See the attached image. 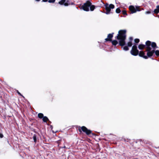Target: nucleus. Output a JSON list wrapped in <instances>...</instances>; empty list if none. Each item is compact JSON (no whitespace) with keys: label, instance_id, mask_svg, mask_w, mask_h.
Segmentation results:
<instances>
[{"label":"nucleus","instance_id":"obj_1","mask_svg":"<svg viewBox=\"0 0 159 159\" xmlns=\"http://www.w3.org/2000/svg\"><path fill=\"white\" fill-rule=\"evenodd\" d=\"M147 51L148 52L147 53L148 57L152 56L154 52V50L157 48L156 44L154 42L152 43L150 41H147L146 43Z\"/></svg>","mask_w":159,"mask_h":159},{"label":"nucleus","instance_id":"obj_2","mask_svg":"<svg viewBox=\"0 0 159 159\" xmlns=\"http://www.w3.org/2000/svg\"><path fill=\"white\" fill-rule=\"evenodd\" d=\"M126 32L125 30H120L119 31L118 34L117 36V39L119 40V44L121 46H124L125 44Z\"/></svg>","mask_w":159,"mask_h":159},{"label":"nucleus","instance_id":"obj_3","mask_svg":"<svg viewBox=\"0 0 159 159\" xmlns=\"http://www.w3.org/2000/svg\"><path fill=\"white\" fill-rule=\"evenodd\" d=\"M78 130L80 132H82V131H83L88 135L89 136L90 134H92V135L96 136L95 134L92 133V131L91 130L88 129L85 126H82L81 127H79Z\"/></svg>","mask_w":159,"mask_h":159},{"label":"nucleus","instance_id":"obj_4","mask_svg":"<svg viewBox=\"0 0 159 159\" xmlns=\"http://www.w3.org/2000/svg\"><path fill=\"white\" fill-rule=\"evenodd\" d=\"M106 12L105 13L107 14H109L110 13L111 9L114 8V6L112 4H109L107 3L105 5Z\"/></svg>","mask_w":159,"mask_h":159},{"label":"nucleus","instance_id":"obj_5","mask_svg":"<svg viewBox=\"0 0 159 159\" xmlns=\"http://www.w3.org/2000/svg\"><path fill=\"white\" fill-rule=\"evenodd\" d=\"M139 52V51L137 49V46L135 45L133 46L130 51L131 54L133 55L136 56L138 54Z\"/></svg>","mask_w":159,"mask_h":159},{"label":"nucleus","instance_id":"obj_6","mask_svg":"<svg viewBox=\"0 0 159 159\" xmlns=\"http://www.w3.org/2000/svg\"><path fill=\"white\" fill-rule=\"evenodd\" d=\"M91 5V3L89 1H87L86 3L81 7V8L86 11H89V7Z\"/></svg>","mask_w":159,"mask_h":159},{"label":"nucleus","instance_id":"obj_7","mask_svg":"<svg viewBox=\"0 0 159 159\" xmlns=\"http://www.w3.org/2000/svg\"><path fill=\"white\" fill-rule=\"evenodd\" d=\"M129 9L132 13H135L137 11H139L140 10L139 8V7L137 6L135 8L133 6H130L129 7Z\"/></svg>","mask_w":159,"mask_h":159},{"label":"nucleus","instance_id":"obj_8","mask_svg":"<svg viewBox=\"0 0 159 159\" xmlns=\"http://www.w3.org/2000/svg\"><path fill=\"white\" fill-rule=\"evenodd\" d=\"M66 0H61L58 2L59 4L61 5H64L65 6H67L69 4L67 3V1L65 2Z\"/></svg>","mask_w":159,"mask_h":159},{"label":"nucleus","instance_id":"obj_9","mask_svg":"<svg viewBox=\"0 0 159 159\" xmlns=\"http://www.w3.org/2000/svg\"><path fill=\"white\" fill-rule=\"evenodd\" d=\"M33 138L34 140V141L35 143L37 142L38 140H39V138L38 137L37 135L36 134H34L33 136Z\"/></svg>","mask_w":159,"mask_h":159},{"label":"nucleus","instance_id":"obj_10","mask_svg":"<svg viewBox=\"0 0 159 159\" xmlns=\"http://www.w3.org/2000/svg\"><path fill=\"white\" fill-rule=\"evenodd\" d=\"M144 53L143 51H140L139 53V56L140 57H142L145 59H147L148 57L147 56H144Z\"/></svg>","mask_w":159,"mask_h":159},{"label":"nucleus","instance_id":"obj_11","mask_svg":"<svg viewBox=\"0 0 159 159\" xmlns=\"http://www.w3.org/2000/svg\"><path fill=\"white\" fill-rule=\"evenodd\" d=\"M113 37V34H109L107 36V38L105 39L106 41H111V39Z\"/></svg>","mask_w":159,"mask_h":159},{"label":"nucleus","instance_id":"obj_12","mask_svg":"<svg viewBox=\"0 0 159 159\" xmlns=\"http://www.w3.org/2000/svg\"><path fill=\"white\" fill-rule=\"evenodd\" d=\"M129 41L127 45L129 47H131L132 45V41L133 39L132 37H130L129 38Z\"/></svg>","mask_w":159,"mask_h":159},{"label":"nucleus","instance_id":"obj_13","mask_svg":"<svg viewBox=\"0 0 159 159\" xmlns=\"http://www.w3.org/2000/svg\"><path fill=\"white\" fill-rule=\"evenodd\" d=\"M42 120L43 122H47L48 120H49V119L47 116H44L42 118Z\"/></svg>","mask_w":159,"mask_h":159},{"label":"nucleus","instance_id":"obj_14","mask_svg":"<svg viewBox=\"0 0 159 159\" xmlns=\"http://www.w3.org/2000/svg\"><path fill=\"white\" fill-rule=\"evenodd\" d=\"M154 12L156 13H158L159 12V6L157 7L154 10Z\"/></svg>","mask_w":159,"mask_h":159},{"label":"nucleus","instance_id":"obj_15","mask_svg":"<svg viewBox=\"0 0 159 159\" xmlns=\"http://www.w3.org/2000/svg\"><path fill=\"white\" fill-rule=\"evenodd\" d=\"M43 116V114L42 113H39L38 114V117L40 119H42Z\"/></svg>","mask_w":159,"mask_h":159},{"label":"nucleus","instance_id":"obj_16","mask_svg":"<svg viewBox=\"0 0 159 159\" xmlns=\"http://www.w3.org/2000/svg\"><path fill=\"white\" fill-rule=\"evenodd\" d=\"M145 46L143 44H140L139 45L138 47L139 49L142 50L143 49Z\"/></svg>","mask_w":159,"mask_h":159},{"label":"nucleus","instance_id":"obj_17","mask_svg":"<svg viewBox=\"0 0 159 159\" xmlns=\"http://www.w3.org/2000/svg\"><path fill=\"white\" fill-rule=\"evenodd\" d=\"M30 129L31 131H34L35 133L38 134L39 135V133L38 132L36 131L35 129H34L33 128H30Z\"/></svg>","mask_w":159,"mask_h":159},{"label":"nucleus","instance_id":"obj_18","mask_svg":"<svg viewBox=\"0 0 159 159\" xmlns=\"http://www.w3.org/2000/svg\"><path fill=\"white\" fill-rule=\"evenodd\" d=\"M112 43L113 45H116L117 44L118 42L117 41L114 40L112 41Z\"/></svg>","mask_w":159,"mask_h":159},{"label":"nucleus","instance_id":"obj_19","mask_svg":"<svg viewBox=\"0 0 159 159\" xmlns=\"http://www.w3.org/2000/svg\"><path fill=\"white\" fill-rule=\"evenodd\" d=\"M90 7V10L91 11H93L95 8L94 6V5H91Z\"/></svg>","mask_w":159,"mask_h":159},{"label":"nucleus","instance_id":"obj_20","mask_svg":"<svg viewBox=\"0 0 159 159\" xmlns=\"http://www.w3.org/2000/svg\"><path fill=\"white\" fill-rule=\"evenodd\" d=\"M123 50L125 51H127L129 50V48L127 46H125L123 47Z\"/></svg>","mask_w":159,"mask_h":159},{"label":"nucleus","instance_id":"obj_21","mask_svg":"<svg viewBox=\"0 0 159 159\" xmlns=\"http://www.w3.org/2000/svg\"><path fill=\"white\" fill-rule=\"evenodd\" d=\"M16 93L18 94L20 96L23 97L24 98V97L18 91V90H16Z\"/></svg>","mask_w":159,"mask_h":159},{"label":"nucleus","instance_id":"obj_22","mask_svg":"<svg viewBox=\"0 0 159 159\" xmlns=\"http://www.w3.org/2000/svg\"><path fill=\"white\" fill-rule=\"evenodd\" d=\"M120 10L119 8H117V9H116V12L117 13H120Z\"/></svg>","mask_w":159,"mask_h":159},{"label":"nucleus","instance_id":"obj_23","mask_svg":"<svg viewBox=\"0 0 159 159\" xmlns=\"http://www.w3.org/2000/svg\"><path fill=\"white\" fill-rule=\"evenodd\" d=\"M155 54L157 56H159V51L158 50H156L155 52Z\"/></svg>","mask_w":159,"mask_h":159},{"label":"nucleus","instance_id":"obj_24","mask_svg":"<svg viewBox=\"0 0 159 159\" xmlns=\"http://www.w3.org/2000/svg\"><path fill=\"white\" fill-rule=\"evenodd\" d=\"M55 1V0H49L48 2L49 3H54Z\"/></svg>","mask_w":159,"mask_h":159},{"label":"nucleus","instance_id":"obj_25","mask_svg":"<svg viewBox=\"0 0 159 159\" xmlns=\"http://www.w3.org/2000/svg\"><path fill=\"white\" fill-rule=\"evenodd\" d=\"M139 39H135L134 40V41L136 43H138L139 42Z\"/></svg>","mask_w":159,"mask_h":159},{"label":"nucleus","instance_id":"obj_26","mask_svg":"<svg viewBox=\"0 0 159 159\" xmlns=\"http://www.w3.org/2000/svg\"><path fill=\"white\" fill-rule=\"evenodd\" d=\"M124 141H125V142H129L130 140L129 139H124Z\"/></svg>","mask_w":159,"mask_h":159},{"label":"nucleus","instance_id":"obj_27","mask_svg":"<svg viewBox=\"0 0 159 159\" xmlns=\"http://www.w3.org/2000/svg\"><path fill=\"white\" fill-rule=\"evenodd\" d=\"M3 135L2 133H0V138H2L3 137Z\"/></svg>","mask_w":159,"mask_h":159},{"label":"nucleus","instance_id":"obj_28","mask_svg":"<svg viewBox=\"0 0 159 159\" xmlns=\"http://www.w3.org/2000/svg\"><path fill=\"white\" fill-rule=\"evenodd\" d=\"M48 123H47V125H49L51 123V122L49 120H48Z\"/></svg>","mask_w":159,"mask_h":159},{"label":"nucleus","instance_id":"obj_29","mask_svg":"<svg viewBox=\"0 0 159 159\" xmlns=\"http://www.w3.org/2000/svg\"><path fill=\"white\" fill-rule=\"evenodd\" d=\"M143 142H144V143H147V141L146 140H143Z\"/></svg>","mask_w":159,"mask_h":159},{"label":"nucleus","instance_id":"obj_30","mask_svg":"<svg viewBox=\"0 0 159 159\" xmlns=\"http://www.w3.org/2000/svg\"><path fill=\"white\" fill-rule=\"evenodd\" d=\"M150 12L149 11H147L145 12L146 14H150Z\"/></svg>","mask_w":159,"mask_h":159},{"label":"nucleus","instance_id":"obj_31","mask_svg":"<svg viewBox=\"0 0 159 159\" xmlns=\"http://www.w3.org/2000/svg\"><path fill=\"white\" fill-rule=\"evenodd\" d=\"M121 155L122 156H124V157H125V153H122V155Z\"/></svg>","mask_w":159,"mask_h":159},{"label":"nucleus","instance_id":"obj_32","mask_svg":"<svg viewBox=\"0 0 159 159\" xmlns=\"http://www.w3.org/2000/svg\"><path fill=\"white\" fill-rule=\"evenodd\" d=\"M123 13L124 14H126V13L125 11H123Z\"/></svg>","mask_w":159,"mask_h":159},{"label":"nucleus","instance_id":"obj_33","mask_svg":"<svg viewBox=\"0 0 159 159\" xmlns=\"http://www.w3.org/2000/svg\"><path fill=\"white\" fill-rule=\"evenodd\" d=\"M50 128L51 129H52L53 128V126L52 125H50Z\"/></svg>","mask_w":159,"mask_h":159},{"label":"nucleus","instance_id":"obj_34","mask_svg":"<svg viewBox=\"0 0 159 159\" xmlns=\"http://www.w3.org/2000/svg\"><path fill=\"white\" fill-rule=\"evenodd\" d=\"M66 148V146H64L63 147H61V148Z\"/></svg>","mask_w":159,"mask_h":159},{"label":"nucleus","instance_id":"obj_35","mask_svg":"<svg viewBox=\"0 0 159 159\" xmlns=\"http://www.w3.org/2000/svg\"><path fill=\"white\" fill-rule=\"evenodd\" d=\"M139 140V141H140V142L143 141V140H142V139H139V140Z\"/></svg>","mask_w":159,"mask_h":159},{"label":"nucleus","instance_id":"obj_36","mask_svg":"<svg viewBox=\"0 0 159 159\" xmlns=\"http://www.w3.org/2000/svg\"><path fill=\"white\" fill-rule=\"evenodd\" d=\"M42 1L43 2H46L48 0H42Z\"/></svg>","mask_w":159,"mask_h":159},{"label":"nucleus","instance_id":"obj_37","mask_svg":"<svg viewBox=\"0 0 159 159\" xmlns=\"http://www.w3.org/2000/svg\"><path fill=\"white\" fill-rule=\"evenodd\" d=\"M36 1H39L40 0H35Z\"/></svg>","mask_w":159,"mask_h":159},{"label":"nucleus","instance_id":"obj_38","mask_svg":"<svg viewBox=\"0 0 159 159\" xmlns=\"http://www.w3.org/2000/svg\"><path fill=\"white\" fill-rule=\"evenodd\" d=\"M2 98L1 96H0V98Z\"/></svg>","mask_w":159,"mask_h":159},{"label":"nucleus","instance_id":"obj_39","mask_svg":"<svg viewBox=\"0 0 159 159\" xmlns=\"http://www.w3.org/2000/svg\"><path fill=\"white\" fill-rule=\"evenodd\" d=\"M122 159H126V158H125V157L124 159V158H123Z\"/></svg>","mask_w":159,"mask_h":159},{"label":"nucleus","instance_id":"obj_40","mask_svg":"<svg viewBox=\"0 0 159 159\" xmlns=\"http://www.w3.org/2000/svg\"><path fill=\"white\" fill-rule=\"evenodd\" d=\"M1 91V90H0V92Z\"/></svg>","mask_w":159,"mask_h":159}]
</instances>
